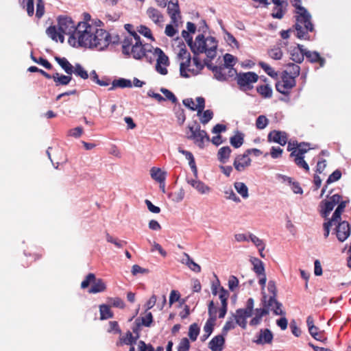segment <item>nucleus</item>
Here are the masks:
<instances>
[{"mask_svg": "<svg viewBox=\"0 0 351 351\" xmlns=\"http://www.w3.org/2000/svg\"><path fill=\"white\" fill-rule=\"evenodd\" d=\"M146 13L148 17L156 25H159L163 21L162 14L154 7H149Z\"/></svg>", "mask_w": 351, "mask_h": 351, "instance_id": "obj_21", "label": "nucleus"}, {"mask_svg": "<svg viewBox=\"0 0 351 351\" xmlns=\"http://www.w3.org/2000/svg\"><path fill=\"white\" fill-rule=\"evenodd\" d=\"M167 13L171 18V23L178 25V19L181 18L180 7L168 4Z\"/></svg>", "mask_w": 351, "mask_h": 351, "instance_id": "obj_24", "label": "nucleus"}, {"mask_svg": "<svg viewBox=\"0 0 351 351\" xmlns=\"http://www.w3.org/2000/svg\"><path fill=\"white\" fill-rule=\"evenodd\" d=\"M138 351H154V348L151 344H146L141 340L138 343Z\"/></svg>", "mask_w": 351, "mask_h": 351, "instance_id": "obj_64", "label": "nucleus"}, {"mask_svg": "<svg viewBox=\"0 0 351 351\" xmlns=\"http://www.w3.org/2000/svg\"><path fill=\"white\" fill-rule=\"evenodd\" d=\"M59 32L57 31L55 25H51L46 29L47 35L53 40L58 41V34Z\"/></svg>", "mask_w": 351, "mask_h": 351, "instance_id": "obj_55", "label": "nucleus"}, {"mask_svg": "<svg viewBox=\"0 0 351 351\" xmlns=\"http://www.w3.org/2000/svg\"><path fill=\"white\" fill-rule=\"evenodd\" d=\"M95 280V274H92V273L88 274L86 276V277L85 280H84L82 282V283H81V287H82V289L87 288V287L89 286L90 283L91 282H93Z\"/></svg>", "mask_w": 351, "mask_h": 351, "instance_id": "obj_61", "label": "nucleus"}, {"mask_svg": "<svg viewBox=\"0 0 351 351\" xmlns=\"http://www.w3.org/2000/svg\"><path fill=\"white\" fill-rule=\"evenodd\" d=\"M189 132L186 133L187 138L194 141L200 148L204 145V140L210 141V138L205 130L200 129V125L195 121L194 125L188 126Z\"/></svg>", "mask_w": 351, "mask_h": 351, "instance_id": "obj_6", "label": "nucleus"}, {"mask_svg": "<svg viewBox=\"0 0 351 351\" xmlns=\"http://www.w3.org/2000/svg\"><path fill=\"white\" fill-rule=\"evenodd\" d=\"M269 123V119L264 115L258 117L256 121V127L258 130L265 129Z\"/></svg>", "mask_w": 351, "mask_h": 351, "instance_id": "obj_49", "label": "nucleus"}, {"mask_svg": "<svg viewBox=\"0 0 351 351\" xmlns=\"http://www.w3.org/2000/svg\"><path fill=\"white\" fill-rule=\"evenodd\" d=\"M236 75V80L241 90L247 91L252 89V84L255 83L258 80V75L252 71L241 72Z\"/></svg>", "mask_w": 351, "mask_h": 351, "instance_id": "obj_7", "label": "nucleus"}, {"mask_svg": "<svg viewBox=\"0 0 351 351\" xmlns=\"http://www.w3.org/2000/svg\"><path fill=\"white\" fill-rule=\"evenodd\" d=\"M258 65L271 77L275 78V79L278 77L277 72H276L273 69V68L271 67L268 64L261 61L258 62Z\"/></svg>", "mask_w": 351, "mask_h": 351, "instance_id": "obj_45", "label": "nucleus"}, {"mask_svg": "<svg viewBox=\"0 0 351 351\" xmlns=\"http://www.w3.org/2000/svg\"><path fill=\"white\" fill-rule=\"evenodd\" d=\"M287 69L284 71L282 73L286 74V75L293 77V80H295V77L298 76L300 74V66L294 63H289L287 64Z\"/></svg>", "mask_w": 351, "mask_h": 351, "instance_id": "obj_35", "label": "nucleus"}, {"mask_svg": "<svg viewBox=\"0 0 351 351\" xmlns=\"http://www.w3.org/2000/svg\"><path fill=\"white\" fill-rule=\"evenodd\" d=\"M250 261L253 265V270L257 276H261V274H265L264 264L260 259L258 258H252Z\"/></svg>", "mask_w": 351, "mask_h": 351, "instance_id": "obj_34", "label": "nucleus"}, {"mask_svg": "<svg viewBox=\"0 0 351 351\" xmlns=\"http://www.w3.org/2000/svg\"><path fill=\"white\" fill-rule=\"evenodd\" d=\"M184 256L185 258L183 259V263H184L190 269L197 273L201 271V267L195 263L188 254L184 253Z\"/></svg>", "mask_w": 351, "mask_h": 351, "instance_id": "obj_37", "label": "nucleus"}, {"mask_svg": "<svg viewBox=\"0 0 351 351\" xmlns=\"http://www.w3.org/2000/svg\"><path fill=\"white\" fill-rule=\"evenodd\" d=\"M251 164V159L247 156V154L244 152L243 154L237 156L234 159L233 165L238 171H243L247 167Z\"/></svg>", "mask_w": 351, "mask_h": 351, "instance_id": "obj_17", "label": "nucleus"}, {"mask_svg": "<svg viewBox=\"0 0 351 351\" xmlns=\"http://www.w3.org/2000/svg\"><path fill=\"white\" fill-rule=\"evenodd\" d=\"M234 319L232 317H230L229 320H228L225 325L223 326L222 328L221 333L226 336L228 334V332L232 329H234L236 326V323L234 322Z\"/></svg>", "mask_w": 351, "mask_h": 351, "instance_id": "obj_50", "label": "nucleus"}, {"mask_svg": "<svg viewBox=\"0 0 351 351\" xmlns=\"http://www.w3.org/2000/svg\"><path fill=\"white\" fill-rule=\"evenodd\" d=\"M232 150L229 146H225L221 147L217 152L218 160L224 164L226 163L230 156Z\"/></svg>", "mask_w": 351, "mask_h": 351, "instance_id": "obj_28", "label": "nucleus"}, {"mask_svg": "<svg viewBox=\"0 0 351 351\" xmlns=\"http://www.w3.org/2000/svg\"><path fill=\"white\" fill-rule=\"evenodd\" d=\"M302 144L297 141H289L287 145V150L291 152L290 156L295 157V162L297 165L307 170V163L304 160V154L307 152L306 149L300 148Z\"/></svg>", "mask_w": 351, "mask_h": 351, "instance_id": "obj_9", "label": "nucleus"}, {"mask_svg": "<svg viewBox=\"0 0 351 351\" xmlns=\"http://www.w3.org/2000/svg\"><path fill=\"white\" fill-rule=\"evenodd\" d=\"M106 240L108 242L113 243L116 247L119 248L123 247V245L126 244V241H120L117 239H114L111 235H110L108 233H106Z\"/></svg>", "mask_w": 351, "mask_h": 351, "instance_id": "obj_53", "label": "nucleus"}, {"mask_svg": "<svg viewBox=\"0 0 351 351\" xmlns=\"http://www.w3.org/2000/svg\"><path fill=\"white\" fill-rule=\"evenodd\" d=\"M225 335L222 333L215 336L209 342L208 348L212 351H222L225 343Z\"/></svg>", "mask_w": 351, "mask_h": 351, "instance_id": "obj_19", "label": "nucleus"}, {"mask_svg": "<svg viewBox=\"0 0 351 351\" xmlns=\"http://www.w3.org/2000/svg\"><path fill=\"white\" fill-rule=\"evenodd\" d=\"M132 82L130 80L119 78L114 80L112 82V86L109 88V90H112L117 87L119 88H130L132 87Z\"/></svg>", "mask_w": 351, "mask_h": 351, "instance_id": "obj_33", "label": "nucleus"}, {"mask_svg": "<svg viewBox=\"0 0 351 351\" xmlns=\"http://www.w3.org/2000/svg\"><path fill=\"white\" fill-rule=\"evenodd\" d=\"M187 182L189 184H191L194 189H195L199 193L202 194L207 193L210 190L209 186L206 185L203 182L200 180L188 179Z\"/></svg>", "mask_w": 351, "mask_h": 351, "instance_id": "obj_25", "label": "nucleus"}, {"mask_svg": "<svg viewBox=\"0 0 351 351\" xmlns=\"http://www.w3.org/2000/svg\"><path fill=\"white\" fill-rule=\"evenodd\" d=\"M305 56L307 57V51L303 48V45H298L291 51V58L296 63L302 62Z\"/></svg>", "mask_w": 351, "mask_h": 351, "instance_id": "obj_20", "label": "nucleus"}, {"mask_svg": "<svg viewBox=\"0 0 351 351\" xmlns=\"http://www.w3.org/2000/svg\"><path fill=\"white\" fill-rule=\"evenodd\" d=\"M138 32L141 34L143 35L145 37L149 38L152 40H154V37L152 36L150 29L148 28L147 27H146L145 25H140L138 27Z\"/></svg>", "mask_w": 351, "mask_h": 351, "instance_id": "obj_58", "label": "nucleus"}, {"mask_svg": "<svg viewBox=\"0 0 351 351\" xmlns=\"http://www.w3.org/2000/svg\"><path fill=\"white\" fill-rule=\"evenodd\" d=\"M277 300L275 295H271L268 300H267V295L264 293L263 296V303L264 305L263 308H267L269 311H271V308H274L276 305Z\"/></svg>", "mask_w": 351, "mask_h": 351, "instance_id": "obj_48", "label": "nucleus"}, {"mask_svg": "<svg viewBox=\"0 0 351 351\" xmlns=\"http://www.w3.org/2000/svg\"><path fill=\"white\" fill-rule=\"evenodd\" d=\"M255 311V316L250 322V325L253 326L258 325L262 317L269 314V310L267 308H256Z\"/></svg>", "mask_w": 351, "mask_h": 351, "instance_id": "obj_29", "label": "nucleus"}, {"mask_svg": "<svg viewBox=\"0 0 351 351\" xmlns=\"http://www.w3.org/2000/svg\"><path fill=\"white\" fill-rule=\"evenodd\" d=\"M341 196L335 194L332 196L327 197L325 199H324L321 204H320V213L322 216L324 218H327L330 212L333 210L335 206H336L337 204L339 205L342 202L341 201Z\"/></svg>", "mask_w": 351, "mask_h": 351, "instance_id": "obj_11", "label": "nucleus"}, {"mask_svg": "<svg viewBox=\"0 0 351 351\" xmlns=\"http://www.w3.org/2000/svg\"><path fill=\"white\" fill-rule=\"evenodd\" d=\"M108 302L114 307L119 308L125 307L124 302L119 298H108Z\"/></svg>", "mask_w": 351, "mask_h": 351, "instance_id": "obj_54", "label": "nucleus"}, {"mask_svg": "<svg viewBox=\"0 0 351 351\" xmlns=\"http://www.w3.org/2000/svg\"><path fill=\"white\" fill-rule=\"evenodd\" d=\"M293 6L297 11L295 29L297 32L296 37L299 39H306L307 33V10L301 5V0H291Z\"/></svg>", "mask_w": 351, "mask_h": 351, "instance_id": "obj_5", "label": "nucleus"}, {"mask_svg": "<svg viewBox=\"0 0 351 351\" xmlns=\"http://www.w3.org/2000/svg\"><path fill=\"white\" fill-rule=\"evenodd\" d=\"M312 322L308 319V332L317 341L324 342L326 340L324 332L319 330L314 325L311 324Z\"/></svg>", "mask_w": 351, "mask_h": 351, "instance_id": "obj_22", "label": "nucleus"}, {"mask_svg": "<svg viewBox=\"0 0 351 351\" xmlns=\"http://www.w3.org/2000/svg\"><path fill=\"white\" fill-rule=\"evenodd\" d=\"M199 331L200 328L197 323H193L190 325L188 333L190 339L195 341L199 334Z\"/></svg>", "mask_w": 351, "mask_h": 351, "instance_id": "obj_43", "label": "nucleus"}, {"mask_svg": "<svg viewBox=\"0 0 351 351\" xmlns=\"http://www.w3.org/2000/svg\"><path fill=\"white\" fill-rule=\"evenodd\" d=\"M224 64L222 65L226 66V69H229V68H233L234 57L230 54L226 53L223 56Z\"/></svg>", "mask_w": 351, "mask_h": 351, "instance_id": "obj_51", "label": "nucleus"}, {"mask_svg": "<svg viewBox=\"0 0 351 351\" xmlns=\"http://www.w3.org/2000/svg\"><path fill=\"white\" fill-rule=\"evenodd\" d=\"M135 344L136 342L133 338V335L130 331H128L125 335L120 337L119 340L117 342V346H121L123 345L132 346Z\"/></svg>", "mask_w": 351, "mask_h": 351, "instance_id": "obj_32", "label": "nucleus"}, {"mask_svg": "<svg viewBox=\"0 0 351 351\" xmlns=\"http://www.w3.org/2000/svg\"><path fill=\"white\" fill-rule=\"evenodd\" d=\"M109 329L108 330V332H114L117 334H120L121 332V330L119 328L118 322L116 321H111L109 322Z\"/></svg>", "mask_w": 351, "mask_h": 351, "instance_id": "obj_62", "label": "nucleus"}, {"mask_svg": "<svg viewBox=\"0 0 351 351\" xmlns=\"http://www.w3.org/2000/svg\"><path fill=\"white\" fill-rule=\"evenodd\" d=\"M214 77L220 82L227 81L229 77L237 74V70L234 68L226 69V66H219L214 68Z\"/></svg>", "mask_w": 351, "mask_h": 351, "instance_id": "obj_13", "label": "nucleus"}, {"mask_svg": "<svg viewBox=\"0 0 351 351\" xmlns=\"http://www.w3.org/2000/svg\"><path fill=\"white\" fill-rule=\"evenodd\" d=\"M276 178L282 183L289 186L292 191L295 194H302L303 190L298 182L294 181L292 178L285 175L278 173Z\"/></svg>", "mask_w": 351, "mask_h": 351, "instance_id": "obj_15", "label": "nucleus"}, {"mask_svg": "<svg viewBox=\"0 0 351 351\" xmlns=\"http://www.w3.org/2000/svg\"><path fill=\"white\" fill-rule=\"evenodd\" d=\"M269 56L274 60H280L282 57V52L280 49H272L269 51Z\"/></svg>", "mask_w": 351, "mask_h": 351, "instance_id": "obj_63", "label": "nucleus"}, {"mask_svg": "<svg viewBox=\"0 0 351 351\" xmlns=\"http://www.w3.org/2000/svg\"><path fill=\"white\" fill-rule=\"evenodd\" d=\"M100 319L101 320L113 317V313L110 311V306L101 304L99 306Z\"/></svg>", "mask_w": 351, "mask_h": 351, "instance_id": "obj_41", "label": "nucleus"}, {"mask_svg": "<svg viewBox=\"0 0 351 351\" xmlns=\"http://www.w3.org/2000/svg\"><path fill=\"white\" fill-rule=\"evenodd\" d=\"M190 348V342L186 337L182 338L178 346V351H188Z\"/></svg>", "mask_w": 351, "mask_h": 351, "instance_id": "obj_57", "label": "nucleus"}, {"mask_svg": "<svg viewBox=\"0 0 351 351\" xmlns=\"http://www.w3.org/2000/svg\"><path fill=\"white\" fill-rule=\"evenodd\" d=\"M215 319L214 318H208L204 326V334L201 337V341H205L212 334L214 326H215Z\"/></svg>", "mask_w": 351, "mask_h": 351, "instance_id": "obj_27", "label": "nucleus"}, {"mask_svg": "<svg viewBox=\"0 0 351 351\" xmlns=\"http://www.w3.org/2000/svg\"><path fill=\"white\" fill-rule=\"evenodd\" d=\"M45 13V3L43 0H37L36 16L38 19H40Z\"/></svg>", "mask_w": 351, "mask_h": 351, "instance_id": "obj_52", "label": "nucleus"}, {"mask_svg": "<svg viewBox=\"0 0 351 351\" xmlns=\"http://www.w3.org/2000/svg\"><path fill=\"white\" fill-rule=\"evenodd\" d=\"M244 135L240 132H237L235 135L230 137V143L234 148L240 147L244 142Z\"/></svg>", "mask_w": 351, "mask_h": 351, "instance_id": "obj_38", "label": "nucleus"}, {"mask_svg": "<svg viewBox=\"0 0 351 351\" xmlns=\"http://www.w3.org/2000/svg\"><path fill=\"white\" fill-rule=\"evenodd\" d=\"M213 117V112L210 110H206L203 112L202 116L200 118V121L203 124L208 123Z\"/></svg>", "mask_w": 351, "mask_h": 351, "instance_id": "obj_56", "label": "nucleus"}, {"mask_svg": "<svg viewBox=\"0 0 351 351\" xmlns=\"http://www.w3.org/2000/svg\"><path fill=\"white\" fill-rule=\"evenodd\" d=\"M295 81L293 77L282 75V80L276 84V89L283 95H288L289 90L295 86Z\"/></svg>", "mask_w": 351, "mask_h": 351, "instance_id": "obj_12", "label": "nucleus"}, {"mask_svg": "<svg viewBox=\"0 0 351 351\" xmlns=\"http://www.w3.org/2000/svg\"><path fill=\"white\" fill-rule=\"evenodd\" d=\"M20 4L23 8H26L27 14L33 16L34 13V0H20Z\"/></svg>", "mask_w": 351, "mask_h": 351, "instance_id": "obj_47", "label": "nucleus"}, {"mask_svg": "<svg viewBox=\"0 0 351 351\" xmlns=\"http://www.w3.org/2000/svg\"><path fill=\"white\" fill-rule=\"evenodd\" d=\"M72 79V75H60L58 73L53 75V80L56 86L68 85Z\"/></svg>", "mask_w": 351, "mask_h": 351, "instance_id": "obj_26", "label": "nucleus"}, {"mask_svg": "<svg viewBox=\"0 0 351 351\" xmlns=\"http://www.w3.org/2000/svg\"><path fill=\"white\" fill-rule=\"evenodd\" d=\"M152 178L161 184L165 182L166 178L165 172L162 171L160 168L152 167L150 170Z\"/></svg>", "mask_w": 351, "mask_h": 351, "instance_id": "obj_30", "label": "nucleus"}, {"mask_svg": "<svg viewBox=\"0 0 351 351\" xmlns=\"http://www.w3.org/2000/svg\"><path fill=\"white\" fill-rule=\"evenodd\" d=\"M274 335L272 332L268 328L261 329L259 333L256 336L252 341L257 345L270 344L272 343Z\"/></svg>", "mask_w": 351, "mask_h": 351, "instance_id": "obj_14", "label": "nucleus"}, {"mask_svg": "<svg viewBox=\"0 0 351 351\" xmlns=\"http://www.w3.org/2000/svg\"><path fill=\"white\" fill-rule=\"evenodd\" d=\"M234 189L237 192L241 195L243 199H247L249 197L248 188L246 184L241 182H236L234 183Z\"/></svg>", "mask_w": 351, "mask_h": 351, "instance_id": "obj_36", "label": "nucleus"}, {"mask_svg": "<svg viewBox=\"0 0 351 351\" xmlns=\"http://www.w3.org/2000/svg\"><path fill=\"white\" fill-rule=\"evenodd\" d=\"M232 317L235 320L236 324H238L243 329H245L247 327V319L251 316L247 314L245 311H243L242 308H239L236 311L235 314H232Z\"/></svg>", "mask_w": 351, "mask_h": 351, "instance_id": "obj_18", "label": "nucleus"}, {"mask_svg": "<svg viewBox=\"0 0 351 351\" xmlns=\"http://www.w3.org/2000/svg\"><path fill=\"white\" fill-rule=\"evenodd\" d=\"M55 60L58 62V64L60 66V67L64 71V72L66 74H73L75 65L73 66L66 58H60L56 56Z\"/></svg>", "mask_w": 351, "mask_h": 351, "instance_id": "obj_23", "label": "nucleus"}, {"mask_svg": "<svg viewBox=\"0 0 351 351\" xmlns=\"http://www.w3.org/2000/svg\"><path fill=\"white\" fill-rule=\"evenodd\" d=\"M182 36L184 38L193 53L200 51L199 49H203V46L208 43V37L205 38V36L203 34L197 35L193 41V37L190 35V33L186 30H182Z\"/></svg>", "mask_w": 351, "mask_h": 351, "instance_id": "obj_10", "label": "nucleus"}, {"mask_svg": "<svg viewBox=\"0 0 351 351\" xmlns=\"http://www.w3.org/2000/svg\"><path fill=\"white\" fill-rule=\"evenodd\" d=\"M256 91L264 98H271L272 96V89L268 84L257 86Z\"/></svg>", "mask_w": 351, "mask_h": 351, "instance_id": "obj_40", "label": "nucleus"}, {"mask_svg": "<svg viewBox=\"0 0 351 351\" xmlns=\"http://www.w3.org/2000/svg\"><path fill=\"white\" fill-rule=\"evenodd\" d=\"M173 111L177 118L178 124L182 125L186 120L184 109L181 107L180 104H178L174 106Z\"/></svg>", "mask_w": 351, "mask_h": 351, "instance_id": "obj_39", "label": "nucleus"}, {"mask_svg": "<svg viewBox=\"0 0 351 351\" xmlns=\"http://www.w3.org/2000/svg\"><path fill=\"white\" fill-rule=\"evenodd\" d=\"M196 101L197 105L195 106V110H197V115H199L205 108V99L202 97H197Z\"/></svg>", "mask_w": 351, "mask_h": 351, "instance_id": "obj_60", "label": "nucleus"}, {"mask_svg": "<svg viewBox=\"0 0 351 351\" xmlns=\"http://www.w3.org/2000/svg\"><path fill=\"white\" fill-rule=\"evenodd\" d=\"M73 73L83 80H86L89 77L87 71L85 70V69L80 63H76L75 64Z\"/></svg>", "mask_w": 351, "mask_h": 351, "instance_id": "obj_42", "label": "nucleus"}, {"mask_svg": "<svg viewBox=\"0 0 351 351\" xmlns=\"http://www.w3.org/2000/svg\"><path fill=\"white\" fill-rule=\"evenodd\" d=\"M346 204L347 202H341L340 204L337 206L332 218L328 221L324 223V236L326 237L329 235L330 228L333 226H336L337 237L340 241H344L350 235V228L348 223L346 221L339 222L341 215L343 212Z\"/></svg>", "mask_w": 351, "mask_h": 351, "instance_id": "obj_2", "label": "nucleus"}, {"mask_svg": "<svg viewBox=\"0 0 351 351\" xmlns=\"http://www.w3.org/2000/svg\"><path fill=\"white\" fill-rule=\"evenodd\" d=\"M268 141L274 142L284 146L287 143L288 136L285 132L273 130L267 136Z\"/></svg>", "mask_w": 351, "mask_h": 351, "instance_id": "obj_16", "label": "nucleus"}, {"mask_svg": "<svg viewBox=\"0 0 351 351\" xmlns=\"http://www.w3.org/2000/svg\"><path fill=\"white\" fill-rule=\"evenodd\" d=\"M106 285L102 280L99 279L96 282H95L91 288L89 289V293H97L99 292H102L106 289Z\"/></svg>", "mask_w": 351, "mask_h": 351, "instance_id": "obj_46", "label": "nucleus"}, {"mask_svg": "<svg viewBox=\"0 0 351 351\" xmlns=\"http://www.w3.org/2000/svg\"><path fill=\"white\" fill-rule=\"evenodd\" d=\"M153 315L151 312L145 311V315L136 319L134 324H139L141 326L149 327L153 322Z\"/></svg>", "mask_w": 351, "mask_h": 351, "instance_id": "obj_31", "label": "nucleus"}, {"mask_svg": "<svg viewBox=\"0 0 351 351\" xmlns=\"http://www.w3.org/2000/svg\"><path fill=\"white\" fill-rule=\"evenodd\" d=\"M254 299L252 298H250L246 302V306L244 308H242L243 311H245L247 314H249V315H252V312L254 309Z\"/></svg>", "mask_w": 351, "mask_h": 351, "instance_id": "obj_59", "label": "nucleus"}, {"mask_svg": "<svg viewBox=\"0 0 351 351\" xmlns=\"http://www.w3.org/2000/svg\"><path fill=\"white\" fill-rule=\"evenodd\" d=\"M152 52L154 58L150 60H147V62L152 63L156 60V71L161 75H167L168 71L165 66L169 64V58L165 55L163 51L158 47L154 48L153 47Z\"/></svg>", "mask_w": 351, "mask_h": 351, "instance_id": "obj_8", "label": "nucleus"}, {"mask_svg": "<svg viewBox=\"0 0 351 351\" xmlns=\"http://www.w3.org/2000/svg\"><path fill=\"white\" fill-rule=\"evenodd\" d=\"M208 45L203 46V49H199L200 51L193 53V61L197 69H188V71L191 72L193 75H197L204 67V62L202 63L198 57L199 54L205 53L206 57L209 58H215L217 56V40L215 37L208 36Z\"/></svg>", "mask_w": 351, "mask_h": 351, "instance_id": "obj_4", "label": "nucleus"}, {"mask_svg": "<svg viewBox=\"0 0 351 351\" xmlns=\"http://www.w3.org/2000/svg\"><path fill=\"white\" fill-rule=\"evenodd\" d=\"M153 46L150 44H143L142 41L138 43H132L131 38H124L122 41V53L125 56H130L136 60L144 58L147 62L152 60L153 53L152 50Z\"/></svg>", "mask_w": 351, "mask_h": 351, "instance_id": "obj_3", "label": "nucleus"}, {"mask_svg": "<svg viewBox=\"0 0 351 351\" xmlns=\"http://www.w3.org/2000/svg\"><path fill=\"white\" fill-rule=\"evenodd\" d=\"M58 25L60 32L69 36L68 43L72 47L102 51L110 43V34L107 31L98 29L86 22H78L76 25L71 17L60 16Z\"/></svg>", "mask_w": 351, "mask_h": 351, "instance_id": "obj_1", "label": "nucleus"}, {"mask_svg": "<svg viewBox=\"0 0 351 351\" xmlns=\"http://www.w3.org/2000/svg\"><path fill=\"white\" fill-rule=\"evenodd\" d=\"M223 193L226 199L232 200L236 203H239L241 202L240 198L236 195L231 187H225Z\"/></svg>", "mask_w": 351, "mask_h": 351, "instance_id": "obj_44", "label": "nucleus"}]
</instances>
